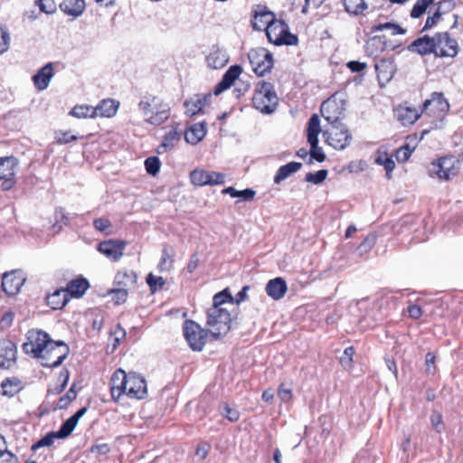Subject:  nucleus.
Masks as SVG:
<instances>
[{"label":"nucleus","mask_w":463,"mask_h":463,"mask_svg":"<svg viewBox=\"0 0 463 463\" xmlns=\"http://www.w3.org/2000/svg\"><path fill=\"white\" fill-rule=\"evenodd\" d=\"M278 100L274 86L270 82L260 81L257 84L252 98L253 106L256 109L265 114H270L276 109Z\"/></svg>","instance_id":"1"},{"label":"nucleus","mask_w":463,"mask_h":463,"mask_svg":"<svg viewBox=\"0 0 463 463\" xmlns=\"http://www.w3.org/2000/svg\"><path fill=\"white\" fill-rule=\"evenodd\" d=\"M231 314L227 309L210 307L207 311V326L210 335L218 339L225 335L231 329Z\"/></svg>","instance_id":"2"},{"label":"nucleus","mask_w":463,"mask_h":463,"mask_svg":"<svg viewBox=\"0 0 463 463\" xmlns=\"http://www.w3.org/2000/svg\"><path fill=\"white\" fill-rule=\"evenodd\" d=\"M70 348L63 341H52L47 347L38 354V360L43 367H58L68 356Z\"/></svg>","instance_id":"3"},{"label":"nucleus","mask_w":463,"mask_h":463,"mask_svg":"<svg viewBox=\"0 0 463 463\" xmlns=\"http://www.w3.org/2000/svg\"><path fill=\"white\" fill-rule=\"evenodd\" d=\"M171 115V108L158 97H152L146 100V123L153 126H160L165 122Z\"/></svg>","instance_id":"4"},{"label":"nucleus","mask_w":463,"mask_h":463,"mask_svg":"<svg viewBox=\"0 0 463 463\" xmlns=\"http://www.w3.org/2000/svg\"><path fill=\"white\" fill-rule=\"evenodd\" d=\"M323 136L326 142L336 150L346 148L352 141V135L344 124L326 128Z\"/></svg>","instance_id":"5"},{"label":"nucleus","mask_w":463,"mask_h":463,"mask_svg":"<svg viewBox=\"0 0 463 463\" xmlns=\"http://www.w3.org/2000/svg\"><path fill=\"white\" fill-rule=\"evenodd\" d=\"M183 329L190 347L194 351H202L210 335L209 331L202 328L199 324L193 320H186Z\"/></svg>","instance_id":"6"},{"label":"nucleus","mask_w":463,"mask_h":463,"mask_svg":"<svg viewBox=\"0 0 463 463\" xmlns=\"http://www.w3.org/2000/svg\"><path fill=\"white\" fill-rule=\"evenodd\" d=\"M49 335L42 330H30L27 333V341L23 345V350L25 354L38 358V354L52 343Z\"/></svg>","instance_id":"7"},{"label":"nucleus","mask_w":463,"mask_h":463,"mask_svg":"<svg viewBox=\"0 0 463 463\" xmlns=\"http://www.w3.org/2000/svg\"><path fill=\"white\" fill-rule=\"evenodd\" d=\"M248 58L252 71L259 76H263L273 67V56L264 48L250 50Z\"/></svg>","instance_id":"8"},{"label":"nucleus","mask_w":463,"mask_h":463,"mask_svg":"<svg viewBox=\"0 0 463 463\" xmlns=\"http://www.w3.org/2000/svg\"><path fill=\"white\" fill-rule=\"evenodd\" d=\"M460 162L454 156H444L431 164L430 173L442 180H449L458 173Z\"/></svg>","instance_id":"9"},{"label":"nucleus","mask_w":463,"mask_h":463,"mask_svg":"<svg viewBox=\"0 0 463 463\" xmlns=\"http://www.w3.org/2000/svg\"><path fill=\"white\" fill-rule=\"evenodd\" d=\"M344 109L343 105L340 106L333 96L322 103L320 111L329 127H332L343 124L340 117Z\"/></svg>","instance_id":"10"},{"label":"nucleus","mask_w":463,"mask_h":463,"mask_svg":"<svg viewBox=\"0 0 463 463\" xmlns=\"http://www.w3.org/2000/svg\"><path fill=\"white\" fill-rule=\"evenodd\" d=\"M18 161L14 156L0 157V180L4 181L5 190L14 184V175L17 172Z\"/></svg>","instance_id":"11"},{"label":"nucleus","mask_w":463,"mask_h":463,"mask_svg":"<svg viewBox=\"0 0 463 463\" xmlns=\"http://www.w3.org/2000/svg\"><path fill=\"white\" fill-rule=\"evenodd\" d=\"M183 130L179 123H172L169 130L163 136L161 144L156 148V153L161 155L172 150L180 141Z\"/></svg>","instance_id":"12"},{"label":"nucleus","mask_w":463,"mask_h":463,"mask_svg":"<svg viewBox=\"0 0 463 463\" xmlns=\"http://www.w3.org/2000/svg\"><path fill=\"white\" fill-rule=\"evenodd\" d=\"M439 43H435L436 56L438 57H454L458 53V43L456 40L449 37L448 33H439L435 35Z\"/></svg>","instance_id":"13"},{"label":"nucleus","mask_w":463,"mask_h":463,"mask_svg":"<svg viewBox=\"0 0 463 463\" xmlns=\"http://www.w3.org/2000/svg\"><path fill=\"white\" fill-rule=\"evenodd\" d=\"M125 394L130 399L142 400L145 397V379L136 373H129Z\"/></svg>","instance_id":"14"},{"label":"nucleus","mask_w":463,"mask_h":463,"mask_svg":"<svg viewBox=\"0 0 463 463\" xmlns=\"http://www.w3.org/2000/svg\"><path fill=\"white\" fill-rule=\"evenodd\" d=\"M126 242L124 241L109 240L99 244L100 253L113 261L118 260L124 254Z\"/></svg>","instance_id":"15"},{"label":"nucleus","mask_w":463,"mask_h":463,"mask_svg":"<svg viewBox=\"0 0 463 463\" xmlns=\"http://www.w3.org/2000/svg\"><path fill=\"white\" fill-rule=\"evenodd\" d=\"M449 109V105L442 93H433L430 99H426L423 103V110L430 111L436 117H441Z\"/></svg>","instance_id":"16"},{"label":"nucleus","mask_w":463,"mask_h":463,"mask_svg":"<svg viewBox=\"0 0 463 463\" xmlns=\"http://www.w3.org/2000/svg\"><path fill=\"white\" fill-rule=\"evenodd\" d=\"M439 43V39L424 35L414 40L409 46L408 50L412 52H417L421 56H425L430 53L436 55L437 49L435 48V43Z\"/></svg>","instance_id":"17"},{"label":"nucleus","mask_w":463,"mask_h":463,"mask_svg":"<svg viewBox=\"0 0 463 463\" xmlns=\"http://www.w3.org/2000/svg\"><path fill=\"white\" fill-rule=\"evenodd\" d=\"M211 99V94H195L189 98L184 103L185 115L193 117L203 112V108L210 103Z\"/></svg>","instance_id":"18"},{"label":"nucleus","mask_w":463,"mask_h":463,"mask_svg":"<svg viewBox=\"0 0 463 463\" xmlns=\"http://www.w3.org/2000/svg\"><path fill=\"white\" fill-rule=\"evenodd\" d=\"M25 279L17 271L5 272L2 278V288L8 295H15Z\"/></svg>","instance_id":"19"},{"label":"nucleus","mask_w":463,"mask_h":463,"mask_svg":"<svg viewBox=\"0 0 463 463\" xmlns=\"http://www.w3.org/2000/svg\"><path fill=\"white\" fill-rule=\"evenodd\" d=\"M17 349L10 340H0V368H10L16 360Z\"/></svg>","instance_id":"20"},{"label":"nucleus","mask_w":463,"mask_h":463,"mask_svg":"<svg viewBox=\"0 0 463 463\" xmlns=\"http://www.w3.org/2000/svg\"><path fill=\"white\" fill-rule=\"evenodd\" d=\"M128 374L121 370L118 369L110 379V392L114 399H119L122 394H125Z\"/></svg>","instance_id":"21"},{"label":"nucleus","mask_w":463,"mask_h":463,"mask_svg":"<svg viewBox=\"0 0 463 463\" xmlns=\"http://www.w3.org/2000/svg\"><path fill=\"white\" fill-rule=\"evenodd\" d=\"M228 61L229 55L226 51L218 46H213L206 57L207 65L214 70L223 68Z\"/></svg>","instance_id":"22"},{"label":"nucleus","mask_w":463,"mask_h":463,"mask_svg":"<svg viewBox=\"0 0 463 463\" xmlns=\"http://www.w3.org/2000/svg\"><path fill=\"white\" fill-rule=\"evenodd\" d=\"M124 279L131 281L130 277H128L127 274L118 273L115 277V283L118 285L124 284V287L113 288L108 292V295L111 296L112 300L117 305H120L126 302L128 298V289L126 288L127 283L123 281Z\"/></svg>","instance_id":"23"},{"label":"nucleus","mask_w":463,"mask_h":463,"mask_svg":"<svg viewBox=\"0 0 463 463\" xmlns=\"http://www.w3.org/2000/svg\"><path fill=\"white\" fill-rule=\"evenodd\" d=\"M53 76L52 63H47L41 68L33 77V83L39 90H44L49 86L51 79Z\"/></svg>","instance_id":"24"},{"label":"nucleus","mask_w":463,"mask_h":463,"mask_svg":"<svg viewBox=\"0 0 463 463\" xmlns=\"http://www.w3.org/2000/svg\"><path fill=\"white\" fill-rule=\"evenodd\" d=\"M454 6L455 4L452 0H443L439 2L434 14L427 18L423 30H428L434 26L442 14L450 12Z\"/></svg>","instance_id":"25"},{"label":"nucleus","mask_w":463,"mask_h":463,"mask_svg":"<svg viewBox=\"0 0 463 463\" xmlns=\"http://www.w3.org/2000/svg\"><path fill=\"white\" fill-rule=\"evenodd\" d=\"M287 289V283L282 278L270 279L266 285V292L268 296L274 300L282 298L285 296Z\"/></svg>","instance_id":"26"},{"label":"nucleus","mask_w":463,"mask_h":463,"mask_svg":"<svg viewBox=\"0 0 463 463\" xmlns=\"http://www.w3.org/2000/svg\"><path fill=\"white\" fill-rule=\"evenodd\" d=\"M206 133V123L204 121L194 124L184 132V139L191 145H196L203 139Z\"/></svg>","instance_id":"27"},{"label":"nucleus","mask_w":463,"mask_h":463,"mask_svg":"<svg viewBox=\"0 0 463 463\" xmlns=\"http://www.w3.org/2000/svg\"><path fill=\"white\" fill-rule=\"evenodd\" d=\"M287 27L284 22L274 19L266 28V34L269 41L276 45H281V36Z\"/></svg>","instance_id":"28"},{"label":"nucleus","mask_w":463,"mask_h":463,"mask_svg":"<svg viewBox=\"0 0 463 463\" xmlns=\"http://www.w3.org/2000/svg\"><path fill=\"white\" fill-rule=\"evenodd\" d=\"M394 113L397 119L404 126L413 124L420 118L416 109L402 105L395 109Z\"/></svg>","instance_id":"29"},{"label":"nucleus","mask_w":463,"mask_h":463,"mask_svg":"<svg viewBox=\"0 0 463 463\" xmlns=\"http://www.w3.org/2000/svg\"><path fill=\"white\" fill-rule=\"evenodd\" d=\"M118 105H119V103L115 101L114 99H103L95 108L96 117H106V118L113 117L117 113Z\"/></svg>","instance_id":"30"},{"label":"nucleus","mask_w":463,"mask_h":463,"mask_svg":"<svg viewBox=\"0 0 463 463\" xmlns=\"http://www.w3.org/2000/svg\"><path fill=\"white\" fill-rule=\"evenodd\" d=\"M301 167L302 164L298 162H290L280 166L274 176V183L278 184H280L282 181L299 171Z\"/></svg>","instance_id":"31"},{"label":"nucleus","mask_w":463,"mask_h":463,"mask_svg":"<svg viewBox=\"0 0 463 463\" xmlns=\"http://www.w3.org/2000/svg\"><path fill=\"white\" fill-rule=\"evenodd\" d=\"M69 300L68 291L62 288L57 289L47 297V305L57 310L62 308Z\"/></svg>","instance_id":"32"},{"label":"nucleus","mask_w":463,"mask_h":463,"mask_svg":"<svg viewBox=\"0 0 463 463\" xmlns=\"http://www.w3.org/2000/svg\"><path fill=\"white\" fill-rule=\"evenodd\" d=\"M61 10L73 17L80 16L85 9L84 0H64L61 4Z\"/></svg>","instance_id":"33"},{"label":"nucleus","mask_w":463,"mask_h":463,"mask_svg":"<svg viewBox=\"0 0 463 463\" xmlns=\"http://www.w3.org/2000/svg\"><path fill=\"white\" fill-rule=\"evenodd\" d=\"M274 21V15L271 12L260 11L255 12L254 20L252 21V27L256 31L265 30L269 24Z\"/></svg>","instance_id":"34"},{"label":"nucleus","mask_w":463,"mask_h":463,"mask_svg":"<svg viewBox=\"0 0 463 463\" xmlns=\"http://www.w3.org/2000/svg\"><path fill=\"white\" fill-rule=\"evenodd\" d=\"M89 288V282L85 279H77L68 283L67 288L68 296L80 298Z\"/></svg>","instance_id":"35"},{"label":"nucleus","mask_w":463,"mask_h":463,"mask_svg":"<svg viewBox=\"0 0 463 463\" xmlns=\"http://www.w3.org/2000/svg\"><path fill=\"white\" fill-rule=\"evenodd\" d=\"M175 251L172 247L165 245L162 251V256L159 263L157 264V269L160 272L170 271L173 268V258Z\"/></svg>","instance_id":"36"},{"label":"nucleus","mask_w":463,"mask_h":463,"mask_svg":"<svg viewBox=\"0 0 463 463\" xmlns=\"http://www.w3.org/2000/svg\"><path fill=\"white\" fill-rule=\"evenodd\" d=\"M321 130L320 119L317 114H314L307 122V142L313 144L318 142V135Z\"/></svg>","instance_id":"37"},{"label":"nucleus","mask_w":463,"mask_h":463,"mask_svg":"<svg viewBox=\"0 0 463 463\" xmlns=\"http://www.w3.org/2000/svg\"><path fill=\"white\" fill-rule=\"evenodd\" d=\"M68 436L69 435H65L64 432L61 431V427L58 431H52L46 434L41 439H39L36 443H34L32 446V449L36 450L37 449L42 447H50L53 444L56 439H64L67 438Z\"/></svg>","instance_id":"38"},{"label":"nucleus","mask_w":463,"mask_h":463,"mask_svg":"<svg viewBox=\"0 0 463 463\" xmlns=\"http://www.w3.org/2000/svg\"><path fill=\"white\" fill-rule=\"evenodd\" d=\"M2 393L7 397L14 396L21 390V382L17 378H7L1 383Z\"/></svg>","instance_id":"39"},{"label":"nucleus","mask_w":463,"mask_h":463,"mask_svg":"<svg viewBox=\"0 0 463 463\" xmlns=\"http://www.w3.org/2000/svg\"><path fill=\"white\" fill-rule=\"evenodd\" d=\"M87 408L83 407L80 409L74 415L70 417L61 424V431L64 432L65 435H71V433L75 429L79 420L86 413Z\"/></svg>","instance_id":"40"},{"label":"nucleus","mask_w":463,"mask_h":463,"mask_svg":"<svg viewBox=\"0 0 463 463\" xmlns=\"http://www.w3.org/2000/svg\"><path fill=\"white\" fill-rule=\"evenodd\" d=\"M343 2L345 11L351 14H362L367 8L364 0H343Z\"/></svg>","instance_id":"41"},{"label":"nucleus","mask_w":463,"mask_h":463,"mask_svg":"<svg viewBox=\"0 0 463 463\" xmlns=\"http://www.w3.org/2000/svg\"><path fill=\"white\" fill-rule=\"evenodd\" d=\"M146 285L149 287L151 293L155 294L164 288L165 279L162 276H156L153 272H150L146 276Z\"/></svg>","instance_id":"42"},{"label":"nucleus","mask_w":463,"mask_h":463,"mask_svg":"<svg viewBox=\"0 0 463 463\" xmlns=\"http://www.w3.org/2000/svg\"><path fill=\"white\" fill-rule=\"evenodd\" d=\"M229 301L230 304L233 303L232 295L228 292V289H224L220 293L214 295L213 298V306L211 307H216L217 309H227L222 306Z\"/></svg>","instance_id":"43"},{"label":"nucleus","mask_w":463,"mask_h":463,"mask_svg":"<svg viewBox=\"0 0 463 463\" xmlns=\"http://www.w3.org/2000/svg\"><path fill=\"white\" fill-rule=\"evenodd\" d=\"M70 114L78 118H88V117H90V118L96 117L95 108L86 106V105L75 106L71 109Z\"/></svg>","instance_id":"44"},{"label":"nucleus","mask_w":463,"mask_h":463,"mask_svg":"<svg viewBox=\"0 0 463 463\" xmlns=\"http://www.w3.org/2000/svg\"><path fill=\"white\" fill-rule=\"evenodd\" d=\"M54 220L55 222L52 225L54 232H59L63 225L69 224V217L67 216V214L64 212V209L62 208H58L55 210Z\"/></svg>","instance_id":"45"},{"label":"nucleus","mask_w":463,"mask_h":463,"mask_svg":"<svg viewBox=\"0 0 463 463\" xmlns=\"http://www.w3.org/2000/svg\"><path fill=\"white\" fill-rule=\"evenodd\" d=\"M433 2L434 0H417L411 12V16L412 18L420 17Z\"/></svg>","instance_id":"46"},{"label":"nucleus","mask_w":463,"mask_h":463,"mask_svg":"<svg viewBox=\"0 0 463 463\" xmlns=\"http://www.w3.org/2000/svg\"><path fill=\"white\" fill-rule=\"evenodd\" d=\"M190 179L195 185H208L207 171L195 169L190 174Z\"/></svg>","instance_id":"47"},{"label":"nucleus","mask_w":463,"mask_h":463,"mask_svg":"<svg viewBox=\"0 0 463 463\" xmlns=\"http://www.w3.org/2000/svg\"><path fill=\"white\" fill-rule=\"evenodd\" d=\"M70 373L68 370H62L59 375L60 383L57 384L53 389H50L48 392L52 394H60L65 389L68 381H69Z\"/></svg>","instance_id":"48"},{"label":"nucleus","mask_w":463,"mask_h":463,"mask_svg":"<svg viewBox=\"0 0 463 463\" xmlns=\"http://www.w3.org/2000/svg\"><path fill=\"white\" fill-rule=\"evenodd\" d=\"M161 161L157 156L146 157V174L156 176L161 168Z\"/></svg>","instance_id":"49"},{"label":"nucleus","mask_w":463,"mask_h":463,"mask_svg":"<svg viewBox=\"0 0 463 463\" xmlns=\"http://www.w3.org/2000/svg\"><path fill=\"white\" fill-rule=\"evenodd\" d=\"M327 174L328 172L326 169L319 170L316 173H307L305 180L308 183L319 184L326 180Z\"/></svg>","instance_id":"50"},{"label":"nucleus","mask_w":463,"mask_h":463,"mask_svg":"<svg viewBox=\"0 0 463 463\" xmlns=\"http://www.w3.org/2000/svg\"><path fill=\"white\" fill-rule=\"evenodd\" d=\"M310 145V159L309 162L311 163L313 159L317 160V162H324L326 159V155L323 152L322 148L318 146V142H316V144L309 143Z\"/></svg>","instance_id":"51"},{"label":"nucleus","mask_w":463,"mask_h":463,"mask_svg":"<svg viewBox=\"0 0 463 463\" xmlns=\"http://www.w3.org/2000/svg\"><path fill=\"white\" fill-rule=\"evenodd\" d=\"M375 162L378 165H381L384 166L388 178H391L390 173L395 168L394 161L392 158H390V157H388L386 156H383L379 155L377 156V158L375 159Z\"/></svg>","instance_id":"52"},{"label":"nucleus","mask_w":463,"mask_h":463,"mask_svg":"<svg viewBox=\"0 0 463 463\" xmlns=\"http://www.w3.org/2000/svg\"><path fill=\"white\" fill-rule=\"evenodd\" d=\"M376 31H383V30H391V33L392 35L397 34H404L406 33V30L402 28L401 26L392 24V23H385V24H380L375 27Z\"/></svg>","instance_id":"53"},{"label":"nucleus","mask_w":463,"mask_h":463,"mask_svg":"<svg viewBox=\"0 0 463 463\" xmlns=\"http://www.w3.org/2000/svg\"><path fill=\"white\" fill-rule=\"evenodd\" d=\"M93 225L96 230L105 233V234H110L111 233V222L108 219L104 218H98L95 219L93 222Z\"/></svg>","instance_id":"54"},{"label":"nucleus","mask_w":463,"mask_h":463,"mask_svg":"<svg viewBox=\"0 0 463 463\" xmlns=\"http://www.w3.org/2000/svg\"><path fill=\"white\" fill-rule=\"evenodd\" d=\"M376 241V236L373 234H369L365 237L364 241L359 245L357 250L359 251L360 255H363L366 252H368L374 245Z\"/></svg>","instance_id":"55"},{"label":"nucleus","mask_w":463,"mask_h":463,"mask_svg":"<svg viewBox=\"0 0 463 463\" xmlns=\"http://www.w3.org/2000/svg\"><path fill=\"white\" fill-rule=\"evenodd\" d=\"M241 73V68L239 65H233L228 69V71L222 76V79L232 85Z\"/></svg>","instance_id":"56"},{"label":"nucleus","mask_w":463,"mask_h":463,"mask_svg":"<svg viewBox=\"0 0 463 463\" xmlns=\"http://www.w3.org/2000/svg\"><path fill=\"white\" fill-rule=\"evenodd\" d=\"M354 354V347L349 346L345 349L343 355L340 357V363L345 368L351 367Z\"/></svg>","instance_id":"57"},{"label":"nucleus","mask_w":463,"mask_h":463,"mask_svg":"<svg viewBox=\"0 0 463 463\" xmlns=\"http://www.w3.org/2000/svg\"><path fill=\"white\" fill-rule=\"evenodd\" d=\"M430 422L433 427V429L438 433H441L444 428L442 416L439 411H433L430 415Z\"/></svg>","instance_id":"58"},{"label":"nucleus","mask_w":463,"mask_h":463,"mask_svg":"<svg viewBox=\"0 0 463 463\" xmlns=\"http://www.w3.org/2000/svg\"><path fill=\"white\" fill-rule=\"evenodd\" d=\"M35 3L43 13L52 14L56 10L54 0H36Z\"/></svg>","instance_id":"59"},{"label":"nucleus","mask_w":463,"mask_h":463,"mask_svg":"<svg viewBox=\"0 0 463 463\" xmlns=\"http://www.w3.org/2000/svg\"><path fill=\"white\" fill-rule=\"evenodd\" d=\"M412 153V149L408 145L400 147L396 152V159L398 162H406Z\"/></svg>","instance_id":"60"},{"label":"nucleus","mask_w":463,"mask_h":463,"mask_svg":"<svg viewBox=\"0 0 463 463\" xmlns=\"http://www.w3.org/2000/svg\"><path fill=\"white\" fill-rule=\"evenodd\" d=\"M224 178H225V176L223 174L207 171V179H209L208 185L223 184Z\"/></svg>","instance_id":"61"},{"label":"nucleus","mask_w":463,"mask_h":463,"mask_svg":"<svg viewBox=\"0 0 463 463\" xmlns=\"http://www.w3.org/2000/svg\"><path fill=\"white\" fill-rule=\"evenodd\" d=\"M222 414L225 416L231 421H236L239 420V411L231 408L229 405L224 404L222 411Z\"/></svg>","instance_id":"62"},{"label":"nucleus","mask_w":463,"mask_h":463,"mask_svg":"<svg viewBox=\"0 0 463 463\" xmlns=\"http://www.w3.org/2000/svg\"><path fill=\"white\" fill-rule=\"evenodd\" d=\"M279 397L283 402H288L292 399V391L290 388H286L285 384H280L279 389Z\"/></svg>","instance_id":"63"},{"label":"nucleus","mask_w":463,"mask_h":463,"mask_svg":"<svg viewBox=\"0 0 463 463\" xmlns=\"http://www.w3.org/2000/svg\"><path fill=\"white\" fill-rule=\"evenodd\" d=\"M0 463H18V459L10 451L0 450Z\"/></svg>","instance_id":"64"}]
</instances>
